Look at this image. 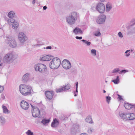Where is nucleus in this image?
Listing matches in <instances>:
<instances>
[{
  "instance_id": "1",
  "label": "nucleus",
  "mask_w": 135,
  "mask_h": 135,
  "mask_svg": "<svg viewBox=\"0 0 135 135\" xmlns=\"http://www.w3.org/2000/svg\"><path fill=\"white\" fill-rule=\"evenodd\" d=\"M17 55L12 51H10L6 54L3 59V62L5 64H10L17 57Z\"/></svg>"
},
{
  "instance_id": "2",
  "label": "nucleus",
  "mask_w": 135,
  "mask_h": 135,
  "mask_svg": "<svg viewBox=\"0 0 135 135\" xmlns=\"http://www.w3.org/2000/svg\"><path fill=\"white\" fill-rule=\"evenodd\" d=\"M19 89L20 93L24 96L30 95L33 91L31 86L24 84L20 85L19 86Z\"/></svg>"
},
{
  "instance_id": "3",
  "label": "nucleus",
  "mask_w": 135,
  "mask_h": 135,
  "mask_svg": "<svg viewBox=\"0 0 135 135\" xmlns=\"http://www.w3.org/2000/svg\"><path fill=\"white\" fill-rule=\"evenodd\" d=\"M78 19V14L77 12H73L66 18V22L69 25H73L74 24Z\"/></svg>"
},
{
  "instance_id": "4",
  "label": "nucleus",
  "mask_w": 135,
  "mask_h": 135,
  "mask_svg": "<svg viewBox=\"0 0 135 135\" xmlns=\"http://www.w3.org/2000/svg\"><path fill=\"white\" fill-rule=\"evenodd\" d=\"M52 59L49 64L50 68L53 69H57L60 65V60L58 57L53 58Z\"/></svg>"
},
{
  "instance_id": "5",
  "label": "nucleus",
  "mask_w": 135,
  "mask_h": 135,
  "mask_svg": "<svg viewBox=\"0 0 135 135\" xmlns=\"http://www.w3.org/2000/svg\"><path fill=\"white\" fill-rule=\"evenodd\" d=\"M119 115L123 120H132L135 119V114L133 113H124L123 112L121 111L119 113Z\"/></svg>"
},
{
  "instance_id": "6",
  "label": "nucleus",
  "mask_w": 135,
  "mask_h": 135,
  "mask_svg": "<svg viewBox=\"0 0 135 135\" xmlns=\"http://www.w3.org/2000/svg\"><path fill=\"white\" fill-rule=\"evenodd\" d=\"M35 70L37 71H38L42 73H44L46 70V66L42 64H37L34 66Z\"/></svg>"
},
{
  "instance_id": "7",
  "label": "nucleus",
  "mask_w": 135,
  "mask_h": 135,
  "mask_svg": "<svg viewBox=\"0 0 135 135\" xmlns=\"http://www.w3.org/2000/svg\"><path fill=\"white\" fill-rule=\"evenodd\" d=\"M18 37L19 41L21 44H24L28 39L26 35L23 32H19Z\"/></svg>"
},
{
  "instance_id": "8",
  "label": "nucleus",
  "mask_w": 135,
  "mask_h": 135,
  "mask_svg": "<svg viewBox=\"0 0 135 135\" xmlns=\"http://www.w3.org/2000/svg\"><path fill=\"white\" fill-rule=\"evenodd\" d=\"M95 9L97 11L100 13H104L105 11V6L102 3H99L96 5Z\"/></svg>"
},
{
  "instance_id": "9",
  "label": "nucleus",
  "mask_w": 135,
  "mask_h": 135,
  "mask_svg": "<svg viewBox=\"0 0 135 135\" xmlns=\"http://www.w3.org/2000/svg\"><path fill=\"white\" fill-rule=\"evenodd\" d=\"M7 38L8 43L10 46L12 48H16L17 44L14 38L11 36L8 37Z\"/></svg>"
},
{
  "instance_id": "10",
  "label": "nucleus",
  "mask_w": 135,
  "mask_h": 135,
  "mask_svg": "<svg viewBox=\"0 0 135 135\" xmlns=\"http://www.w3.org/2000/svg\"><path fill=\"white\" fill-rule=\"evenodd\" d=\"M7 22L9 25H12V28L16 30L18 26V23L13 18H11L8 20Z\"/></svg>"
},
{
  "instance_id": "11",
  "label": "nucleus",
  "mask_w": 135,
  "mask_h": 135,
  "mask_svg": "<svg viewBox=\"0 0 135 135\" xmlns=\"http://www.w3.org/2000/svg\"><path fill=\"white\" fill-rule=\"evenodd\" d=\"M62 65L64 68L67 70L70 68L71 67V64L69 60L64 59L61 63Z\"/></svg>"
},
{
  "instance_id": "12",
  "label": "nucleus",
  "mask_w": 135,
  "mask_h": 135,
  "mask_svg": "<svg viewBox=\"0 0 135 135\" xmlns=\"http://www.w3.org/2000/svg\"><path fill=\"white\" fill-rule=\"evenodd\" d=\"M106 18V16L105 15H100L97 18L96 22L97 23L99 24H103L105 22Z\"/></svg>"
},
{
  "instance_id": "13",
  "label": "nucleus",
  "mask_w": 135,
  "mask_h": 135,
  "mask_svg": "<svg viewBox=\"0 0 135 135\" xmlns=\"http://www.w3.org/2000/svg\"><path fill=\"white\" fill-rule=\"evenodd\" d=\"M32 116L34 117H38L40 114L39 109L36 107H32Z\"/></svg>"
},
{
  "instance_id": "14",
  "label": "nucleus",
  "mask_w": 135,
  "mask_h": 135,
  "mask_svg": "<svg viewBox=\"0 0 135 135\" xmlns=\"http://www.w3.org/2000/svg\"><path fill=\"white\" fill-rule=\"evenodd\" d=\"M20 105L21 108L25 110H27L30 106L28 103L24 100L21 101Z\"/></svg>"
},
{
  "instance_id": "15",
  "label": "nucleus",
  "mask_w": 135,
  "mask_h": 135,
  "mask_svg": "<svg viewBox=\"0 0 135 135\" xmlns=\"http://www.w3.org/2000/svg\"><path fill=\"white\" fill-rule=\"evenodd\" d=\"M53 57L51 55H44L41 57L40 60L43 61H50L52 59Z\"/></svg>"
},
{
  "instance_id": "16",
  "label": "nucleus",
  "mask_w": 135,
  "mask_h": 135,
  "mask_svg": "<svg viewBox=\"0 0 135 135\" xmlns=\"http://www.w3.org/2000/svg\"><path fill=\"white\" fill-rule=\"evenodd\" d=\"M45 94L47 99L50 100L52 98L54 93L52 91H46L45 92Z\"/></svg>"
},
{
  "instance_id": "17",
  "label": "nucleus",
  "mask_w": 135,
  "mask_h": 135,
  "mask_svg": "<svg viewBox=\"0 0 135 135\" xmlns=\"http://www.w3.org/2000/svg\"><path fill=\"white\" fill-rule=\"evenodd\" d=\"M30 74L28 73H27L24 74L22 78V81L23 82L27 81L29 79Z\"/></svg>"
},
{
  "instance_id": "18",
  "label": "nucleus",
  "mask_w": 135,
  "mask_h": 135,
  "mask_svg": "<svg viewBox=\"0 0 135 135\" xmlns=\"http://www.w3.org/2000/svg\"><path fill=\"white\" fill-rule=\"evenodd\" d=\"M73 32L76 35L81 34L83 33V32L81 30L80 28L77 27H76L74 30Z\"/></svg>"
},
{
  "instance_id": "19",
  "label": "nucleus",
  "mask_w": 135,
  "mask_h": 135,
  "mask_svg": "<svg viewBox=\"0 0 135 135\" xmlns=\"http://www.w3.org/2000/svg\"><path fill=\"white\" fill-rule=\"evenodd\" d=\"M124 106L126 109H130L132 108H134V107H135V105H132L128 103H125L124 104Z\"/></svg>"
},
{
  "instance_id": "20",
  "label": "nucleus",
  "mask_w": 135,
  "mask_h": 135,
  "mask_svg": "<svg viewBox=\"0 0 135 135\" xmlns=\"http://www.w3.org/2000/svg\"><path fill=\"white\" fill-rule=\"evenodd\" d=\"M6 123L5 118L3 116H0V125L3 126H4Z\"/></svg>"
},
{
  "instance_id": "21",
  "label": "nucleus",
  "mask_w": 135,
  "mask_h": 135,
  "mask_svg": "<svg viewBox=\"0 0 135 135\" xmlns=\"http://www.w3.org/2000/svg\"><path fill=\"white\" fill-rule=\"evenodd\" d=\"M112 5L109 3H108L106 4V8L105 10L107 12H109L112 8Z\"/></svg>"
},
{
  "instance_id": "22",
  "label": "nucleus",
  "mask_w": 135,
  "mask_h": 135,
  "mask_svg": "<svg viewBox=\"0 0 135 135\" xmlns=\"http://www.w3.org/2000/svg\"><path fill=\"white\" fill-rule=\"evenodd\" d=\"M85 120L86 122L90 124H91L93 123V122L92 119L91 117L90 116H88L85 119Z\"/></svg>"
},
{
  "instance_id": "23",
  "label": "nucleus",
  "mask_w": 135,
  "mask_h": 135,
  "mask_svg": "<svg viewBox=\"0 0 135 135\" xmlns=\"http://www.w3.org/2000/svg\"><path fill=\"white\" fill-rule=\"evenodd\" d=\"M3 110V113L5 114H9L10 113L8 109L6 107L3 105L2 106Z\"/></svg>"
},
{
  "instance_id": "24",
  "label": "nucleus",
  "mask_w": 135,
  "mask_h": 135,
  "mask_svg": "<svg viewBox=\"0 0 135 135\" xmlns=\"http://www.w3.org/2000/svg\"><path fill=\"white\" fill-rule=\"evenodd\" d=\"M112 81L115 84H118L119 82V76H117L115 79L112 80Z\"/></svg>"
},
{
  "instance_id": "25",
  "label": "nucleus",
  "mask_w": 135,
  "mask_h": 135,
  "mask_svg": "<svg viewBox=\"0 0 135 135\" xmlns=\"http://www.w3.org/2000/svg\"><path fill=\"white\" fill-rule=\"evenodd\" d=\"M8 16L10 18L14 17H15V14L13 11H11L8 13Z\"/></svg>"
},
{
  "instance_id": "26",
  "label": "nucleus",
  "mask_w": 135,
  "mask_h": 135,
  "mask_svg": "<svg viewBox=\"0 0 135 135\" xmlns=\"http://www.w3.org/2000/svg\"><path fill=\"white\" fill-rule=\"evenodd\" d=\"M94 132V129L93 127H89L87 130V132L88 133L91 134Z\"/></svg>"
},
{
  "instance_id": "27",
  "label": "nucleus",
  "mask_w": 135,
  "mask_h": 135,
  "mask_svg": "<svg viewBox=\"0 0 135 135\" xmlns=\"http://www.w3.org/2000/svg\"><path fill=\"white\" fill-rule=\"evenodd\" d=\"M64 91V89L63 86L59 88L56 89V91L57 93L61 92Z\"/></svg>"
},
{
  "instance_id": "28",
  "label": "nucleus",
  "mask_w": 135,
  "mask_h": 135,
  "mask_svg": "<svg viewBox=\"0 0 135 135\" xmlns=\"http://www.w3.org/2000/svg\"><path fill=\"white\" fill-rule=\"evenodd\" d=\"M50 121L49 119H44L41 122V123H42L44 125H45L47 123H49Z\"/></svg>"
},
{
  "instance_id": "29",
  "label": "nucleus",
  "mask_w": 135,
  "mask_h": 135,
  "mask_svg": "<svg viewBox=\"0 0 135 135\" xmlns=\"http://www.w3.org/2000/svg\"><path fill=\"white\" fill-rule=\"evenodd\" d=\"M63 87L64 89V91L68 90L70 88V85L69 84H68L67 85L63 86Z\"/></svg>"
},
{
  "instance_id": "30",
  "label": "nucleus",
  "mask_w": 135,
  "mask_h": 135,
  "mask_svg": "<svg viewBox=\"0 0 135 135\" xmlns=\"http://www.w3.org/2000/svg\"><path fill=\"white\" fill-rule=\"evenodd\" d=\"M96 50L94 49H92L91 51V55L93 56H95L96 55Z\"/></svg>"
},
{
  "instance_id": "31",
  "label": "nucleus",
  "mask_w": 135,
  "mask_h": 135,
  "mask_svg": "<svg viewBox=\"0 0 135 135\" xmlns=\"http://www.w3.org/2000/svg\"><path fill=\"white\" fill-rule=\"evenodd\" d=\"M120 70V69L119 68H116L112 71V73H116L119 72Z\"/></svg>"
},
{
  "instance_id": "32",
  "label": "nucleus",
  "mask_w": 135,
  "mask_h": 135,
  "mask_svg": "<svg viewBox=\"0 0 135 135\" xmlns=\"http://www.w3.org/2000/svg\"><path fill=\"white\" fill-rule=\"evenodd\" d=\"M81 41H83L84 44H86L88 46H90L91 44V43L90 42H88L86 40H82Z\"/></svg>"
},
{
  "instance_id": "33",
  "label": "nucleus",
  "mask_w": 135,
  "mask_h": 135,
  "mask_svg": "<svg viewBox=\"0 0 135 135\" xmlns=\"http://www.w3.org/2000/svg\"><path fill=\"white\" fill-rule=\"evenodd\" d=\"M26 133L27 135H34L33 133L30 130H28V131L26 132Z\"/></svg>"
},
{
  "instance_id": "34",
  "label": "nucleus",
  "mask_w": 135,
  "mask_h": 135,
  "mask_svg": "<svg viewBox=\"0 0 135 135\" xmlns=\"http://www.w3.org/2000/svg\"><path fill=\"white\" fill-rule=\"evenodd\" d=\"M128 70L124 69L120 71H119L118 73L119 74H124L126 72H128Z\"/></svg>"
},
{
  "instance_id": "35",
  "label": "nucleus",
  "mask_w": 135,
  "mask_h": 135,
  "mask_svg": "<svg viewBox=\"0 0 135 135\" xmlns=\"http://www.w3.org/2000/svg\"><path fill=\"white\" fill-rule=\"evenodd\" d=\"M129 50H127L125 52V53L126 54L125 56L126 57H128L130 55V52H129Z\"/></svg>"
},
{
  "instance_id": "36",
  "label": "nucleus",
  "mask_w": 135,
  "mask_h": 135,
  "mask_svg": "<svg viewBox=\"0 0 135 135\" xmlns=\"http://www.w3.org/2000/svg\"><path fill=\"white\" fill-rule=\"evenodd\" d=\"M135 24V19H133L131 21L130 26H132Z\"/></svg>"
},
{
  "instance_id": "37",
  "label": "nucleus",
  "mask_w": 135,
  "mask_h": 135,
  "mask_svg": "<svg viewBox=\"0 0 135 135\" xmlns=\"http://www.w3.org/2000/svg\"><path fill=\"white\" fill-rule=\"evenodd\" d=\"M57 122V120L55 119L54 120V121L52 122L51 124V126L52 127H55V124L56 123L55 121Z\"/></svg>"
},
{
  "instance_id": "38",
  "label": "nucleus",
  "mask_w": 135,
  "mask_h": 135,
  "mask_svg": "<svg viewBox=\"0 0 135 135\" xmlns=\"http://www.w3.org/2000/svg\"><path fill=\"white\" fill-rule=\"evenodd\" d=\"M111 98L110 97L107 96L106 97V100L108 103H109V102H110V101L111 100Z\"/></svg>"
},
{
  "instance_id": "39",
  "label": "nucleus",
  "mask_w": 135,
  "mask_h": 135,
  "mask_svg": "<svg viewBox=\"0 0 135 135\" xmlns=\"http://www.w3.org/2000/svg\"><path fill=\"white\" fill-rule=\"evenodd\" d=\"M1 57H0V68H2L3 66H5V64L1 62Z\"/></svg>"
},
{
  "instance_id": "40",
  "label": "nucleus",
  "mask_w": 135,
  "mask_h": 135,
  "mask_svg": "<svg viewBox=\"0 0 135 135\" xmlns=\"http://www.w3.org/2000/svg\"><path fill=\"white\" fill-rule=\"evenodd\" d=\"M74 126L75 127V128H78L79 127V125L78 123L75 124L74 125Z\"/></svg>"
},
{
  "instance_id": "41",
  "label": "nucleus",
  "mask_w": 135,
  "mask_h": 135,
  "mask_svg": "<svg viewBox=\"0 0 135 135\" xmlns=\"http://www.w3.org/2000/svg\"><path fill=\"white\" fill-rule=\"evenodd\" d=\"M95 35L96 36H99L101 35V33L97 31L95 33Z\"/></svg>"
},
{
  "instance_id": "42",
  "label": "nucleus",
  "mask_w": 135,
  "mask_h": 135,
  "mask_svg": "<svg viewBox=\"0 0 135 135\" xmlns=\"http://www.w3.org/2000/svg\"><path fill=\"white\" fill-rule=\"evenodd\" d=\"M4 89L3 86L0 85V93L2 92Z\"/></svg>"
},
{
  "instance_id": "43",
  "label": "nucleus",
  "mask_w": 135,
  "mask_h": 135,
  "mask_svg": "<svg viewBox=\"0 0 135 135\" xmlns=\"http://www.w3.org/2000/svg\"><path fill=\"white\" fill-rule=\"evenodd\" d=\"M118 35L119 36L120 38H122L123 37L122 33L120 32H119Z\"/></svg>"
},
{
  "instance_id": "44",
  "label": "nucleus",
  "mask_w": 135,
  "mask_h": 135,
  "mask_svg": "<svg viewBox=\"0 0 135 135\" xmlns=\"http://www.w3.org/2000/svg\"><path fill=\"white\" fill-rule=\"evenodd\" d=\"M78 88H76L75 91H74V93L75 94L74 96L75 97L77 95V94H78Z\"/></svg>"
},
{
  "instance_id": "45",
  "label": "nucleus",
  "mask_w": 135,
  "mask_h": 135,
  "mask_svg": "<svg viewBox=\"0 0 135 135\" xmlns=\"http://www.w3.org/2000/svg\"><path fill=\"white\" fill-rule=\"evenodd\" d=\"M44 49H52V47L51 46H48L46 47H44Z\"/></svg>"
},
{
  "instance_id": "46",
  "label": "nucleus",
  "mask_w": 135,
  "mask_h": 135,
  "mask_svg": "<svg viewBox=\"0 0 135 135\" xmlns=\"http://www.w3.org/2000/svg\"><path fill=\"white\" fill-rule=\"evenodd\" d=\"M75 38L77 39L81 40L82 39V37L81 36H76Z\"/></svg>"
},
{
  "instance_id": "47",
  "label": "nucleus",
  "mask_w": 135,
  "mask_h": 135,
  "mask_svg": "<svg viewBox=\"0 0 135 135\" xmlns=\"http://www.w3.org/2000/svg\"><path fill=\"white\" fill-rule=\"evenodd\" d=\"M76 88H78V82L76 83Z\"/></svg>"
},
{
  "instance_id": "48",
  "label": "nucleus",
  "mask_w": 135,
  "mask_h": 135,
  "mask_svg": "<svg viewBox=\"0 0 135 135\" xmlns=\"http://www.w3.org/2000/svg\"><path fill=\"white\" fill-rule=\"evenodd\" d=\"M118 98H119L120 100H121L122 99V98H121V96L120 95H118Z\"/></svg>"
},
{
  "instance_id": "49",
  "label": "nucleus",
  "mask_w": 135,
  "mask_h": 135,
  "mask_svg": "<svg viewBox=\"0 0 135 135\" xmlns=\"http://www.w3.org/2000/svg\"><path fill=\"white\" fill-rule=\"evenodd\" d=\"M80 135H88L86 133H82Z\"/></svg>"
},
{
  "instance_id": "50",
  "label": "nucleus",
  "mask_w": 135,
  "mask_h": 135,
  "mask_svg": "<svg viewBox=\"0 0 135 135\" xmlns=\"http://www.w3.org/2000/svg\"><path fill=\"white\" fill-rule=\"evenodd\" d=\"M35 2V0H33V1L32 2V3L33 4H34Z\"/></svg>"
},
{
  "instance_id": "51",
  "label": "nucleus",
  "mask_w": 135,
  "mask_h": 135,
  "mask_svg": "<svg viewBox=\"0 0 135 135\" xmlns=\"http://www.w3.org/2000/svg\"><path fill=\"white\" fill-rule=\"evenodd\" d=\"M43 9L46 10L47 9V7L46 6H45L43 7Z\"/></svg>"
},
{
  "instance_id": "52",
  "label": "nucleus",
  "mask_w": 135,
  "mask_h": 135,
  "mask_svg": "<svg viewBox=\"0 0 135 135\" xmlns=\"http://www.w3.org/2000/svg\"><path fill=\"white\" fill-rule=\"evenodd\" d=\"M40 46V44H36V45H34V46Z\"/></svg>"
},
{
  "instance_id": "53",
  "label": "nucleus",
  "mask_w": 135,
  "mask_h": 135,
  "mask_svg": "<svg viewBox=\"0 0 135 135\" xmlns=\"http://www.w3.org/2000/svg\"><path fill=\"white\" fill-rule=\"evenodd\" d=\"M128 50H129V51H131V52L133 51V50L132 49Z\"/></svg>"
},
{
  "instance_id": "54",
  "label": "nucleus",
  "mask_w": 135,
  "mask_h": 135,
  "mask_svg": "<svg viewBox=\"0 0 135 135\" xmlns=\"http://www.w3.org/2000/svg\"><path fill=\"white\" fill-rule=\"evenodd\" d=\"M101 2H104L105 0H99Z\"/></svg>"
},
{
  "instance_id": "55",
  "label": "nucleus",
  "mask_w": 135,
  "mask_h": 135,
  "mask_svg": "<svg viewBox=\"0 0 135 135\" xmlns=\"http://www.w3.org/2000/svg\"><path fill=\"white\" fill-rule=\"evenodd\" d=\"M106 91H105V90H103V93H106Z\"/></svg>"
},
{
  "instance_id": "56",
  "label": "nucleus",
  "mask_w": 135,
  "mask_h": 135,
  "mask_svg": "<svg viewBox=\"0 0 135 135\" xmlns=\"http://www.w3.org/2000/svg\"><path fill=\"white\" fill-rule=\"evenodd\" d=\"M134 30L135 31V27L134 28Z\"/></svg>"
},
{
  "instance_id": "57",
  "label": "nucleus",
  "mask_w": 135,
  "mask_h": 135,
  "mask_svg": "<svg viewBox=\"0 0 135 135\" xmlns=\"http://www.w3.org/2000/svg\"><path fill=\"white\" fill-rule=\"evenodd\" d=\"M56 123H57L58 122V121H57V122L56 121H55Z\"/></svg>"
},
{
  "instance_id": "58",
  "label": "nucleus",
  "mask_w": 135,
  "mask_h": 135,
  "mask_svg": "<svg viewBox=\"0 0 135 135\" xmlns=\"http://www.w3.org/2000/svg\"><path fill=\"white\" fill-rule=\"evenodd\" d=\"M45 112H44V114H45Z\"/></svg>"
},
{
  "instance_id": "59",
  "label": "nucleus",
  "mask_w": 135,
  "mask_h": 135,
  "mask_svg": "<svg viewBox=\"0 0 135 135\" xmlns=\"http://www.w3.org/2000/svg\"><path fill=\"white\" fill-rule=\"evenodd\" d=\"M134 55H135V54H134Z\"/></svg>"
}]
</instances>
